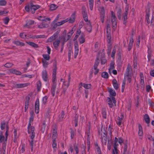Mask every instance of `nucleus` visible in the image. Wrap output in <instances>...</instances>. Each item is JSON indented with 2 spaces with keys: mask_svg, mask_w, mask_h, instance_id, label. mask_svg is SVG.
<instances>
[{
  "mask_svg": "<svg viewBox=\"0 0 154 154\" xmlns=\"http://www.w3.org/2000/svg\"><path fill=\"white\" fill-rule=\"evenodd\" d=\"M8 11H2L0 10V15H2L4 14H6L8 13Z\"/></svg>",
  "mask_w": 154,
  "mask_h": 154,
  "instance_id": "obj_63",
  "label": "nucleus"
},
{
  "mask_svg": "<svg viewBox=\"0 0 154 154\" xmlns=\"http://www.w3.org/2000/svg\"><path fill=\"white\" fill-rule=\"evenodd\" d=\"M82 13L83 15V17L84 20L85 22H87L89 21H88L87 14V13L86 10L85 8L83 9Z\"/></svg>",
  "mask_w": 154,
  "mask_h": 154,
  "instance_id": "obj_6",
  "label": "nucleus"
},
{
  "mask_svg": "<svg viewBox=\"0 0 154 154\" xmlns=\"http://www.w3.org/2000/svg\"><path fill=\"white\" fill-rule=\"evenodd\" d=\"M107 41L108 43L110 45V43L111 41V36L110 34H107Z\"/></svg>",
  "mask_w": 154,
  "mask_h": 154,
  "instance_id": "obj_48",
  "label": "nucleus"
},
{
  "mask_svg": "<svg viewBox=\"0 0 154 154\" xmlns=\"http://www.w3.org/2000/svg\"><path fill=\"white\" fill-rule=\"evenodd\" d=\"M133 39L132 38H131L130 39V42L128 46V51H130L131 49L133 43Z\"/></svg>",
  "mask_w": 154,
  "mask_h": 154,
  "instance_id": "obj_27",
  "label": "nucleus"
},
{
  "mask_svg": "<svg viewBox=\"0 0 154 154\" xmlns=\"http://www.w3.org/2000/svg\"><path fill=\"white\" fill-rule=\"evenodd\" d=\"M14 43L18 46H23L25 45V44L18 41H16L14 42Z\"/></svg>",
  "mask_w": 154,
  "mask_h": 154,
  "instance_id": "obj_33",
  "label": "nucleus"
},
{
  "mask_svg": "<svg viewBox=\"0 0 154 154\" xmlns=\"http://www.w3.org/2000/svg\"><path fill=\"white\" fill-rule=\"evenodd\" d=\"M47 60H42L43 66L45 68L47 67L49 64L48 62H47Z\"/></svg>",
  "mask_w": 154,
  "mask_h": 154,
  "instance_id": "obj_39",
  "label": "nucleus"
},
{
  "mask_svg": "<svg viewBox=\"0 0 154 154\" xmlns=\"http://www.w3.org/2000/svg\"><path fill=\"white\" fill-rule=\"evenodd\" d=\"M71 35H72L71 34L69 35V34H68L66 37H63V41L65 42L67 41L70 38Z\"/></svg>",
  "mask_w": 154,
  "mask_h": 154,
  "instance_id": "obj_40",
  "label": "nucleus"
},
{
  "mask_svg": "<svg viewBox=\"0 0 154 154\" xmlns=\"http://www.w3.org/2000/svg\"><path fill=\"white\" fill-rule=\"evenodd\" d=\"M91 85L90 84H83V87L85 89H89L91 87Z\"/></svg>",
  "mask_w": 154,
  "mask_h": 154,
  "instance_id": "obj_50",
  "label": "nucleus"
},
{
  "mask_svg": "<svg viewBox=\"0 0 154 154\" xmlns=\"http://www.w3.org/2000/svg\"><path fill=\"white\" fill-rule=\"evenodd\" d=\"M144 119L145 120L146 122L148 124L150 122L149 118L147 114H146L144 115Z\"/></svg>",
  "mask_w": 154,
  "mask_h": 154,
  "instance_id": "obj_29",
  "label": "nucleus"
},
{
  "mask_svg": "<svg viewBox=\"0 0 154 154\" xmlns=\"http://www.w3.org/2000/svg\"><path fill=\"white\" fill-rule=\"evenodd\" d=\"M40 6L38 5H31V11L32 14H34L36 10L39 8Z\"/></svg>",
  "mask_w": 154,
  "mask_h": 154,
  "instance_id": "obj_10",
  "label": "nucleus"
},
{
  "mask_svg": "<svg viewBox=\"0 0 154 154\" xmlns=\"http://www.w3.org/2000/svg\"><path fill=\"white\" fill-rule=\"evenodd\" d=\"M118 138L116 137H115L114 142L113 144V147L114 149L112 151L118 152V150L117 149V147L118 145Z\"/></svg>",
  "mask_w": 154,
  "mask_h": 154,
  "instance_id": "obj_14",
  "label": "nucleus"
},
{
  "mask_svg": "<svg viewBox=\"0 0 154 154\" xmlns=\"http://www.w3.org/2000/svg\"><path fill=\"white\" fill-rule=\"evenodd\" d=\"M139 127V131H138V134L139 136H142L143 135V129L142 126L140 125H138Z\"/></svg>",
  "mask_w": 154,
  "mask_h": 154,
  "instance_id": "obj_30",
  "label": "nucleus"
},
{
  "mask_svg": "<svg viewBox=\"0 0 154 154\" xmlns=\"http://www.w3.org/2000/svg\"><path fill=\"white\" fill-rule=\"evenodd\" d=\"M26 43L29 46L34 48H37L39 47L38 45L34 42L27 41H26Z\"/></svg>",
  "mask_w": 154,
  "mask_h": 154,
  "instance_id": "obj_12",
  "label": "nucleus"
},
{
  "mask_svg": "<svg viewBox=\"0 0 154 154\" xmlns=\"http://www.w3.org/2000/svg\"><path fill=\"white\" fill-rule=\"evenodd\" d=\"M128 6L127 5L125 8V11L123 13V18L124 19V23L125 24L126 23V20L127 19V14H128Z\"/></svg>",
  "mask_w": 154,
  "mask_h": 154,
  "instance_id": "obj_3",
  "label": "nucleus"
},
{
  "mask_svg": "<svg viewBox=\"0 0 154 154\" xmlns=\"http://www.w3.org/2000/svg\"><path fill=\"white\" fill-rule=\"evenodd\" d=\"M42 56L43 58V59H42V60H49L50 59V57L48 54H43Z\"/></svg>",
  "mask_w": 154,
  "mask_h": 154,
  "instance_id": "obj_38",
  "label": "nucleus"
},
{
  "mask_svg": "<svg viewBox=\"0 0 154 154\" xmlns=\"http://www.w3.org/2000/svg\"><path fill=\"white\" fill-rule=\"evenodd\" d=\"M42 78L44 81H47L48 80V75L46 70H43L42 73Z\"/></svg>",
  "mask_w": 154,
  "mask_h": 154,
  "instance_id": "obj_7",
  "label": "nucleus"
},
{
  "mask_svg": "<svg viewBox=\"0 0 154 154\" xmlns=\"http://www.w3.org/2000/svg\"><path fill=\"white\" fill-rule=\"evenodd\" d=\"M131 67V65L130 63H128L127 66L126 72L125 73V76H128L130 75V70Z\"/></svg>",
  "mask_w": 154,
  "mask_h": 154,
  "instance_id": "obj_23",
  "label": "nucleus"
},
{
  "mask_svg": "<svg viewBox=\"0 0 154 154\" xmlns=\"http://www.w3.org/2000/svg\"><path fill=\"white\" fill-rule=\"evenodd\" d=\"M140 83L141 89L142 90H143L145 87V84L144 80H140Z\"/></svg>",
  "mask_w": 154,
  "mask_h": 154,
  "instance_id": "obj_35",
  "label": "nucleus"
},
{
  "mask_svg": "<svg viewBox=\"0 0 154 154\" xmlns=\"http://www.w3.org/2000/svg\"><path fill=\"white\" fill-rule=\"evenodd\" d=\"M111 32V29L110 27V26L109 24H107L106 28V33L107 34L109 33L110 34Z\"/></svg>",
  "mask_w": 154,
  "mask_h": 154,
  "instance_id": "obj_55",
  "label": "nucleus"
},
{
  "mask_svg": "<svg viewBox=\"0 0 154 154\" xmlns=\"http://www.w3.org/2000/svg\"><path fill=\"white\" fill-rule=\"evenodd\" d=\"M57 128L56 127H54L53 128L52 132V139L54 140H56L57 137Z\"/></svg>",
  "mask_w": 154,
  "mask_h": 154,
  "instance_id": "obj_19",
  "label": "nucleus"
},
{
  "mask_svg": "<svg viewBox=\"0 0 154 154\" xmlns=\"http://www.w3.org/2000/svg\"><path fill=\"white\" fill-rule=\"evenodd\" d=\"M75 16L74 14H72L69 18H67L66 20H67V22H69V23H73L75 20Z\"/></svg>",
  "mask_w": 154,
  "mask_h": 154,
  "instance_id": "obj_16",
  "label": "nucleus"
},
{
  "mask_svg": "<svg viewBox=\"0 0 154 154\" xmlns=\"http://www.w3.org/2000/svg\"><path fill=\"white\" fill-rule=\"evenodd\" d=\"M39 102L38 99H36L35 104V112L38 113L39 112Z\"/></svg>",
  "mask_w": 154,
  "mask_h": 154,
  "instance_id": "obj_8",
  "label": "nucleus"
},
{
  "mask_svg": "<svg viewBox=\"0 0 154 154\" xmlns=\"http://www.w3.org/2000/svg\"><path fill=\"white\" fill-rule=\"evenodd\" d=\"M34 118V113L33 112H31L30 117L29 118V123L28 126V133L30 134V137L32 138L35 137V134L34 132V128L33 126H31V122H33Z\"/></svg>",
  "mask_w": 154,
  "mask_h": 154,
  "instance_id": "obj_1",
  "label": "nucleus"
},
{
  "mask_svg": "<svg viewBox=\"0 0 154 154\" xmlns=\"http://www.w3.org/2000/svg\"><path fill=\"white\" fill-rule=\"evenodd\" d=\"M9 127H7L6 128V131L5 133V141L6 142L7 140L9 134Z\"/></svg>",
  "mask_w": 154,
  "mask_h": 154,
  "instance_id": "obj_42",
  "label": "nucleus"
},
{
  "mask_svg": "<svg viewBox=\"0 0 154 154\" xmlns=\"http://www.w3.org/2000/svg\"><path fill=\"white\" fill-rule=\"evenodd\" d=\"M29 85L28 83H20L16 84H15V87L17 88H21L26 87Z\"/></svg>",
  "mask_w": 154,
  "mask_h": 154,
  "instance_id": "obj_13",
  "label": "nucleus"
},
{
  "mask_svg": "<svg viewBox=\"0 0 154 154\" xmlns=\"http://www.w3.org/2000/svg\"><path fill=\"white\" fill-rule=\"evenodd\" d=\"M88 2L90 9L92 11L93 9L94 0H88Z\"/></svg>",
  "mask_w": 154,
  "mask_h": 154,
  "instance_id": "obj_32",
  "label": "nucleus"
},
{
  "mask_svg": "<svg viewBox=\"0 0 154 154\" xmlns=\"http://www.w3.org/2000/svg\"><path fill=\"white\" fill-rule=\"evenodd\" d=\"M5 141V137L2 131H0V142L2 143Z\"/></svg>",
  "mask_w": 154,
  "mask_h": 154,
  "instance_id": "obj_25",
  "label": "nucleus"
},
{
  "mask_svg": "<svg viewBox=\"0 0 154 154\" xmlns=\"http://www.w3.org/2000/svg\"><path fill=\"white\" fill-rule=\"evenodd\" d=\"M7 126L8 127H9L8 122H1L0 127L2 130L4 129L5 127L6 128H7Z\"/></svg>",
  "mask_w": 154,
  "mask_h": 154,
  "instance_id": "obj_18",
  "label": "nucleus"
},
{
  "mask_svg": "<svg viewBox=\"0 0 154 154\" xmlns=\"http://www.w3.org/2000/svg\"><path fill=\"white\" fill-rule=\"evenodd\" d=\"M147 137L148 140L152 141H154V137H152L151 135L148 134L147 136Z\"/></svg>",
  "mask_w": 154,
  "mask_h": 154,
  "instance_id": "obj_56",
  "label": "nucleus"
},
{
  "mask_svg": "<svg viewBox=\"0 0 154 154\" xmlns=\"http://www.w3.org/2000/svg\"><path fill=\"white\" fill-rule=\"evenodd\" d=\"M34 23V21L32 20H29L26 21V24L24 25V27H29L30 26L33 24Z\"/></svg>",
  "mask_w": 154,
  "mask_h": 154,
  "instance_id": "obj_22",
  "label": "nucleus"
},
{
  "mask_svg": "<svg viewBox=\"0 0 154 154\" xmlns=\"http://www.w3.org/2000/svg\"><path fill=\"white\" fill-rule=\"evenodd\" d=\"M112 125H109L108 128V131L109 132V134L110 135H111L112 133Z\"/></svg>",
  "mask_w": 154,
  "mask_h": 154,
  "instance_id": "obj_60",
  "label": "nucleus"
},
{
  "mask_svg": "<svg viewBox=\"0 0 154 154\" xmlns=\"http://www.w3.org/2000/svg\"><path fill=\"white\" fill-rule=\"evenodd\" d=\"M26 35L24 34V33H21L20 34V37L23 38H26Z\"/></svg>",
  "mask_w": 154,
  "mask_h": 154,
  "instance_id": "obj_59",
  "label": "nucleus"
},
{
  "mask_svg": "<svg viewBox=\"0 0 154 154\" xmlns=\"http://www.w3.org/2000/svg\"><path fill=\"white\" fill-rule=\"evenodd\" d=\"M111 21L112 22H116V18L113 12L112 11L111 12Z\"/></svg>",
  "mask_w": 154,
  "mask_h": 154,
  "instance_id": "obj_34",
  "label": "nucleus"
},
{
  "mask_svg": "<svg viewBox=\"0 0 154 154\" xmlns=\"http://www.w3.org/2000/svg\"><path fill=\"white\" fill-rule=\"evenodd\" d=\"M49 24L47 23H41L38 24V28L39 29H44L48 27Z\"/></svg>",
  "mask_w": 154,
  "mask_h": 154,
  "instance_id": "obj_11",
  "label": "nucleus"
},
{
  "mask_svg": "<svg viewBox=\"0 0 154 154\" xmlns=\"http://www.w3.org/2000/svg\"><path fill=\"white\" fill-rule=\"evenodd\" d=\"M70 78L69 76V78H68V82H64V83H63V85L66 86L67 88L68 87L69 85V82L70 81Z\"/></svg>",
  "mask_w": 154,
  "mask_h": 154,
  "instance_id": "obj_43",
  "label": "nucleus"
},
{
  "mask_svg": "<svg viewBox=\"0 0 154 154\" xmlns=\"http://www.w3.org/2000/svg\"><path fill=\"white\" fill-rule=\"evenodd\" d=\"M6 149V144L3 143L2 149L0 147V154H5V150Z\"/></svg>",
  "mask_w": 154,
  "mask_h": 154,
  "instance_id": "obj_24",
  "label": "nucleus"
},
{
  "mask_svg": "<svg viewBox=\"0 0 154 154\" xmlns=\"http://www.w3.org/2000/svg\"><path fill=\"white\" fill-rule=\"evenodd\" d=\"M108 91L110 95V97L112 96L111 99L113 101V102L115 104L116 103V101L115 100V98L113 97L116 95V93L115 91L112 88H109L108 89Z\"/></svg>",
  "mask_w": 154,
  "mask_h": 154,
  "instance_id": "obj_2",
  "label": "nucleus"
},
{
  "mask_svg": "<svg viewBox=\"0 0 154 154\" xmlns=\"http://www.w3.org/2000/svg\"><path fill=\"white\" fill-rule=\"evenodd\" d=\"M56 75H54V74H52V82H53V84H56Z\"/></svg>",
  "mask_w": 154,
  "mask_h": 154,
  "instance_id": "obj_58",
  "label": "nucleus"
},
{
  "mask_svg": "<svg viewBox=\"0 0 154 154\" xmlns=\"http://www.w3.org/2000/svg\"><path fill=\"white\" fill-rule=\"evenodd\" d=\"M79 41L81 44L84 43L85 41L84 36L82 35H81L79 38Z\"/></svg>",
  "mask_w": 154,
  "mask_h": 154,
  "instance_id": "obj_37",
  "label": "nucleus"
},
{
  "mask_svg": "<svg viewBox=\"0 0 154 154\" xmlns=\"http://www.w3.org/2000/svg\"><path fill=\"white\" fill-rule=\"evenodd\" d=\"M60 43L59 40L57 39L53 43V45L55 48H58Z\"/></svg>",
  "mask_w": 154,
  "mask_h": 154,
  "instance_id": "obj_28",
  "label": "nucleus"
},
{
  "mask_svg": "<svg viewBox=\"0 0 154 154\" xmlns=\"http://www.w3.org/2000/svg\"><path fill=\"white\" fill-rule=\"evenodd\" d=\"M58 6L54 4H52L50 5V10L51 11L55 10L58 8Z\"/></svg>",
  "mask_w": 154,
  "mask_h": 154,
  "instance_id": "obj_31",
  "label": "nucleus"
},
{
  "mask_svg": "<svg viewBox=\"0 0 154 154\" xmlns=\"http://www.w3.org/2000/svg\"><path fill=\"white\" fill-rule=\"evenodd\" d=\"M67 22V20H63L61 21L58 22L57 23V24L58 26H60L63 25L64 23H66Z\"/></svg>",
  "mask_w": 154,
  "mask_h": 154,
  "instance_id": "obj_49",
  "label": "nucleus"
},
{
  "mask_svg": "<svg viewBox=\"0 0 154 154\" xmlns=\"http://www.w3.org/2000/svg\"><path fill=\"white\" fill-rule=\"evenodd\" d=\"M112 84L113 87L115 90H117L119 88L118 85L117 83V81L115 79H114L112 80Z\"/></svg>",
  "mask_w": 154,
  "mask_h": 154,
  "instance_id": "obj_26",
  "label": "nucleus"
},
{
  "mask_svg": "<svg viewBox=\"0 0 154 154\" xmlns=\"http://www.w3.org/2000/svg\"><path fill=\"white\" fill-rule=\"evenodd\" d=\"M75 47V52H74V58H76L79 52V46L77 42H75L74 44Z\"/></svg>",
  "mask_w": 154,
  "mask_h": 154,
  "instance_id": "obj_9",
  "label": "nucleus"
},
{
  "mask_svg": "<svg viewBox=\"0 0 154 154\" xmlns=\"http://www.w3.org/2000/svg\"><path fill=\"white\" fill-rule=\"evenodd\" d=\"M10 72L11 73L15 74L17 75H21L22 73L14 69H11L9 70Z\"/></svg>",
  "mask_w": 154,
  "mask_h": 154,
  "instance_id": "obj_20",
  "label": "nucleus"
},
{
  "mask_svg": "<svg viewBox=\"0 0 154 154\" xmlns=\"http://www.w3.org/2000/svg\"><path fill=\"white\" fill-rule=\"evenodd\" d=\"M47 99L48 97L46 96H45L43 97L42 101L44 104H45L46 103Z\"/></svg>",
  "mask_w": 154,
  "mask_h": 154,
  "instance_id": "obj_64",
  "label": "nucleus"
},
{
  "mask_svg": "<svg viewBox=\"0 0 154 154\" xmlns=\"http://www.w3.org/2000/svg\"><path fill=\"white\" fill-rule=\"evenodd\" d=\"M13 64L11 63H7L4 65V66L7 68L11 67L13 65Z\"/></svg>",
  "mask_w": 154,
  "mask_h": 154,
  "instance_id": "obj_53",
  "label": "nucleus"
},
{
  "mask_svg": "<svg viewBox=\"0 0 154 154\" xmlns=\"http://www.w3.org/2000/svg\"><path fill=\"white\" fill-rule=\"evenodd\" d=\"M79 116L77 114L75 115L74 121L75 122V127H77L78 125V121Z\"/></svg>",
  "mask_w": 154,
  "mask_h": 154,
  "instance_id": "obj_45",
  "label": "nucleus"
},
{
  "mask_svg": "<svg viewBox=\"0 0 154 154\" xmlns=\"http://www.w3.org/2000/svg\"><path fill=\"white\" fill-rule=\"evenodd\" d=\"M99 63L98 59H97V60H96L94 66V75H96L99 72V69H97V67Z\"/></svg>",
  "mask_w": 154,
  "mask_h": 154,
  "instance_id": "obj_4",
  "label": "nucleus"
},
{
  "mask_svg": "<svg viewBox=\"0 0 154 154\" xmlns=\"http://www.w3.org/2000/svg\"><path fill=\"white\" fill-rule=\"evenodd\" d=\"M140 36H139L138 37V38L137 39V42L136 45L137 47H139L140 45Z\"/></svg>",
  "mask_w": 154,
  "mask_h": 154,
  "instance_id": "obj_61",
  "label": "nucleus"
},
{
  "mask_svg": "<svg viewBox=\"0 0 154 154\" xmlns=\"http://www.w3.org/2000/svg\"><path fill=\"white\" fill-rule=\"evenodd\" d=\"M56 85V84L54 83V84H52V87H51V92L53 96H54L55 95Z\"/></svg>",
  "mask_w": 154,
  "mask_h": 154,
  "instance_id": "obj_21",
  "label": "nucleus"
},
{
  "mask_svg": "<svg viewBox=\"0 0 154 154\" xmlns=\"http://www.w3.org/2000/svg\"><path fill=\"white\" fill-rule=\"evenodd\" d=\"M107 99L109 100L108 101V104L109 107L112 108L113 106V104L112 103V101L109 97H108Z\"/></svg>",
  "mask_w": 154,
  "mask_h": 154,
  "instance_id": "obj_51",
  "label": "nucleus"
},
{
  "mask_svg": "<svg viewBox=\"0 0 154 154\" xmlns=\"http://www.w3.org/2000/svg\"><path fill=\"white\" fill-rule=\"evenodd\" d=\"M72 54V48L69 49L68 52V60L69 61L71 58Z\"/></svg>",
  "mask_w": 154,
  "mask_h": 154,
  "instance_id": "obj_41",
  "label": "nucleus"
},
{
  "mask_svg": "<svg viewBox=\"0 0 154 154\" xmlns=\"http://www.w3.org/2000/svg\"><path fill=\"white\" fill-rule=\"evenodd\" d=\"M25 151V145L24 144H23L21 146V148L20 150L21 153H23Z\"/></svg>",
  "mask_w": 154,
  "mask_h": 154,
  "instance_id": "obj_62",
  "label": "nucleus"
},
{
  "mask_svg": "<svg viewBox=\"0 0 154 154\" xmlns=\"http://www.w3.org/2000/svg\"><path fill=\"white\" fill-rule=\"evenodd\" d=\"M98 10L100 11V14H105L104 9L103 7H100Z\"/></svg>",
  "mask_w": 154,
  "mask_h": 154,
  "instance_id": "obj_46",
  "label": "nucleus"
},
{
  "mask_svg": "<svg viewBox=\"0 0 154 154\" xmlns=\"http://www.w3.org/2000/svg\"><path fill=\"white\" fill-rule=\"evenodd\" d=\"M116 52V47L115 46L113 49L111 54V57L113 58H114L115 57V54Z\"/></svg>",
  "mask_w": 154,
  "mask_h": 154,
  "instance_id": "obj_52",
  "label": "nucleus"
},
{
  "mask_svg": "<svg viewBox=\"0 0 154 154\" xmlns=\"http://www.w3.org/2000/svg\"><path fill=\"white\" fill-rule=\"evenodd\" d=\"M102 77L105 79H107L108 78V73L105 72H104L102 73Z\"/></svg>",
  "mask_w": 154,
  "mask_h": 154,
  "instance_id": "obj_44",
  "label": "nucleus"
},
{
  "mask_svg": "<svg viewBox=\"0 0 154 154\" xmlns=\"http://www.w3.org/2000/svg\"><path fill=\"white\" fill-rule=\"evenodd\" d=\"M58 33L56 32L54 33L52 36L49 38L47 40L48 42H50L55 39L58 35Z\"/></svg>",
  "mask_w": 154,
  "mask_h": 154,
  "instance_id": "obj_15",
  "label": "nucleus"
},
{
  "mask_svg": "<svg viewBox=\"0 0 154 154\" xmlns=\"http://www.w3.org/2000/svg\"><path fill=\"white\" fill-rule=\"evenodd\" d=\"M64 118V112L63 111H62L61 114L60 116L59 119L60 120H62Z\"/></svg>",
  "mask_w": 154,
  "mask_h": 154,
  "instance_id": "obj_57",
  "label": "nucleus"
},
{
  "mask_svg": "<svg viewBox=\"0 0 154 154\" xmlns=\"http://www.w3.org/2000/svg\"><path fill=\"white\" fill-rule=\"evenodd\" d=\"M86 29L87 31L89 32H90L92 31V26L89 21L87 22V23Z\"/></svg>",
  "mask_w": 154,
  "mask_h": 154,
  "instance_id": "obj_17",
  "label": "nucleus"
},
{
  "mask_svg": "<svg viewBox=\"0 0 154 154\" xmlns=\"http://www.w3.org/2000/svg\"><path fill=\"white\" fill-rule=\"evenodd\" d=\"M114 63L113 62H112L110 63V67L109 69V72L110 73L111 72V70L114 68Z\"/></svg>",
  "mask_w": 154,
  "mask_h": 154,
  "instance_id": "obj_36",
  "label": "nucleus"
},
{
  "mask_svg": "<svg viewBox=\"0 0 154 154\" xmlns=\"http://www.w3.org/2000/svg\"><path fill=\"white\" fill-rule=\"evenodd\" d=\"M7 3L6 1L5 0H0V6H5Z\"/></svg>",
  "mask_w": 154,
  "mask_h": 154,
  "instance_id": "obj_54",
  "label": "nucleus"
},
{
  "mask_svg": "<svg viewBox=\"0 0 154 154\" xmlns=\"http://www.w3.org/2000/svg\"><path fill=\"white\" fill-rule=\"evenodd\" d=\"M95 146L96 151L98 154H101V151L100 147L98 146L97 143L95 144Z\"/></svg>",
  "mask_w": 154,
  "mask_h": 154,
  "instance_id": "obj_47",
  "label": "nucleus"
},
{
  "mask_svg": "<svg viewBox=\"0 0 154 154\" xmlns=\"http://www.w3.org/2000/svg\"><path fill=\"white\" fill-rule=\"evenodd\" d=\"M37 20L41 21H50L51 19L49 17H46L45 16H38L36 18Z\"/></svg>",
  "mask_w": 154,
  "mask_h": 154,
  "instance_id": "obj_5",
  "label": "nucleus"
}]
</instances>
